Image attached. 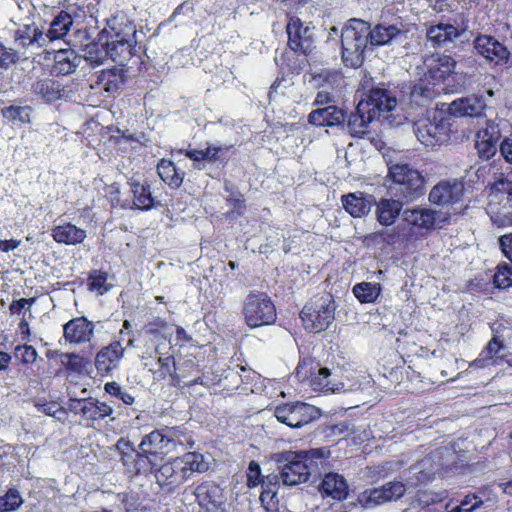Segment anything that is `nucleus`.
Segmentation results:
<instances>
[{"mask_svg": "<svg viewBox=\"0 0 512 512\" xmlns=\"http://www.w3.org/2000/svg\"><path fill=\"white\" fill-rule=\"evenodd\" d=\"M137 29L134 21L124 11H117L106 20L99 34V41L105 48V54L114 62L124 64L132 57L141 59L144 49L138 45Z\"/></svg>", "mask_w": 512, "mask_h": 512, "instance_id": "f257e3e1", "label": "nucleus"}, {"mask_svg": "<svg viewBox=\"0 0 512 512\" xmlns=\"http://www.w3.org/2000/svg\"><path fill=\"white\" fill-rule=\"evenodd\" d=\"M329 454L326 447L279 453L277 462L282 464L281 481L287 486L305 483L312 474H320V467L325 464Z\"/></svg>", "mask_w": 512, "mask_h": 512, "instance_id": "f03ea898", "label": "nucleus"}, {"mask_svg": "<svg viewBox=\"0 0 512 512\" xmlns=\"http://www.w3.org/2000/svg\"><path fill=\"white\" fill-rule=\"evenodd\" d=\"M456 64L451 55L439 52L426 55L423 60L424 71L411 90L412 97L434 99L439 94L437 87L455 73Z\"/></svg>", "mask_w": 512, "mask_h": 512, "instance_id": "7ed1b4c3", "label": "nucleus"}, {"mask_svg": "<svg viewBox=\"0 0 512 512\" xmlns=\"http://www.w3.org/2000/svg\"><path fill=\"white\" fill-rule=\"evenodd\" d=\"M203 455L188 452L161 464L155 471L156 483L167 493H173L195 472L205 471Z\"/></svg>", "mask_w": 512, "mask_h": 512, "instance_id": "20e7f679", "label": "nucleus"}, {"mask_svg": "<svg viewBox=\"0 0 512 512\" xmlns=\"http://www.w3.org/2000/svg\"><path fill=\"white\" fill-rule=\"evenodd\" d=\"M342 59L346 66L357 68L363 64L365 50L370 44L369 23L350 19L341 33Z\"/></svg>", "mask_w": 512, "mask_h": 512, "instance_id": "39448f33", "label": "nucleus"}, {"mask_svg": "<svg viewBox=\"0 0 512 512\" xmlns=\"http://www.w3.org/2000/svg\"><path fill=\"white\" fill-rule=\"evenodd\" d=\"M391 179L389 191L393 197L410 202L424 194L425 179L422 174L408 164L396 163L389 166Z\"/></svg>", "mask_w": 512, "mask_h": 512, "instance_id": "423d86ee", "label": "nucleus"}, {"mask_svg": "<svg viewBox=\"0 0 512 512\" xmlns=\"http://www.w3.org/2000/svg\"><path fill=\"white\" fill-rule=\"evenodd\" d=\"M335 310V301L331 295L311 298L300 311L303 327L313 333L326 331L335 319Z\"/></svg>", "mask_w": 512, "mask_h": 512, "instance_id": "0eeeda50", "label": "nucleus"}, {"mask_svg": "<svg viewBox=\"0 0 512 512\" xmlns=\"http://www.w3.org/2000/svg\"><path fill=\"white\" fill-rule=\"evenodd\" d=\"M242 314L249 328H259L275 323L276 306L267 293L250 291L243 302Z\"/></svg>", "mask_w": 512, "mask_h": 512, "instance_id": "6e6552de", "label": "nucleus"}, {"mask_svg": "<svg viewBox=\"0 0 512 512\" xmlns=\"http://www.w3.org/2000/svg\"><path fill=\"white\" fill-rule=\"evenodd\" d=\"M116 449L119 451L120 462L130 475H155L160 459L151 453L150 450H136L133 444L124 438H120L117 441Z\"/></svg>", "mask_w": 512, "mask_h": 512, "instance_id": "1a4fd4ad", "label": "nucleus"}, {"mask_svg": "<svg viewBox=\"0 0 512 512\" xmlns=\"http://www.w3.org/2000/svg\"><path fill=\"white\" fill-rule=\"evenodd\" d=\"M451 132L450 117L439 112L435 113L432 119H427L417 125L416 136L424 146L433 149L448 143Z\"/></svg>", "mask_w": 512, "mask_h": 512, "instance_id": "9d476101", "label": "nucleus"}, {"mask_svg": "<svg viewBox=\"0 0 512 512\" xmlns=\"http://www.w3.org/2000/svg\"><path fill=\"white\" fill-rule=\"evenodd\" d=\"M274 416L291 428H301L319 418L320 411L313 405L297 401L276 406Z\"/></svg>", "mask_w": 512, "mask_h": 512, "instance_id": "9b49d317", "label": "nucleus"}, {"mask_svg": "<svg viewBox=\"0 0 512 512\" xmlns=\"http://www.w3.org/2000/svg\"><path fill=\"white\" fill-rule=\"evenodd\" d=\"M69 409L79 415L88 428L95 427L96 423L111 416L114 411L108 403L93 397L70 399Z\"/></svg>", "mask_w": 512, "mask_h": 512, "instance_id": "f8f14e48", "label": "nucleus"}, {"mask_svg": "<svg viewBox=\"0 0 512 512\" xmlns=\"http://www.w3.org/2000/svg\"><path fill=\"white\" fill-rule=\"evenodd\" d=\"M468 23V17L464 13H458L448 23L430 25L426 30V37L433 47H443L461 36L468 29Z\"/></svg>", "mask_w": 512, "mask_h": 512, "instance_id": "ddd939ff", "label": "nucleus"}, {"mask_svg": "<svg viewBox=\"0 0 512 512\" xmlns=\"http://www.w3.org/2000/svg\"><path fill=\"white\" fill-rule=\"evenodd\" d=\"M178 430L175 427H164L155 429L146 434L139 444V449L150 450L155 456L162 460L170 452L176 449L178 444L176 437Z\"/></svg>", "mask_w": 512, "mask_h": 512, "instance_id": "4468645a", "label": "nucleus"}, {"mask_svg": "<svg viewBox=\"0 0 512 512\" xmlns=\"http://www.w3.org/2000/svg\"><path fill=\"white\" fill-rule=\"evenodd\" d=\"M405 220L419 230L431 232L435 229H442L450 224V215L429 208H413L404 212Z\"/></svg>", "mask_w": 512, "mask_h": 512, "instance_id": "2eb2a0df", "label": "nucleus"}, {"mask_svg": "<svg viewBox=\"0 0 512 512\" xmlns=\"http://www.w3.org/2000/svg\"><path fill=\"white\" fill-rule=\"evenodd\" d=\"M296 377L301 382H308L314 391L328 393L337 389L331 381L330 370L326 367H314L313 363H299Z\"/></svg>", "mask_w": 512, "mask_h": 512, "instance_id": "dca6fc26", "label": "nucleus"}, {"mask_svg": "<svg viewBox=\"0 0 512 512\" xmlns=\"http://www.w3.org/2000/svg\"><path fill=\"white\" fill-rule=\"evenodd\" d=\"M397 105V99L393 93L384 87L372 88L367 97L359 102V109H367L375 119L382 113L392 111Z\"/></svg>", "mask_w": 512, "mask_h": 512, "instance_id": "f3484780", "label": "nucleus"}, {"mask_svg": "<svg viewBox=\"0 0 512 512\" xmlns=\"http://www.w3.org/2000/svg\"><path fill=\"white\" fill-rule=\"evenodd\" d=\"M13 39L18 48L17 51L20 52V57L24 56L29 49H41L47 45L43 27L38 26L35 22L19 26L14 31Z\"/></svg>", "mask_w": 512, "mask_h": 512, "instance_id": "a211bd4d", "label": "nucleus"}, {"mask_svg": "<svg viewBox=\"0 0 512 512\" xmlns=\"http://www.w3.org/2000/svg\"><path fill=\"white\" fill-rule=\"evenodd\" d=\"M286 32L288 35V46L296 53L308 55L312 51L313 37L309 27H303L298 17H290Z\"/></svg>", "mask_w": 512, "mask_h": 512, "instance_id": "6ab92c4d", "label": "nucleus"}, {"mask_svg": "<svg viewBox=\"0 0 512 512\" xmlns=\"http://www.w3.org/2000/svg\"><path fill=\"white\" fill-rule=\"evenodd\" d=\"M171 385L174 387H192L195 385L207 386L200 366L195 359H184L177 363Z\"/></svg>", "mask_w": 512, "mask_h": 512, "instance_id": "aec40b11", "label": "nucleus"}, {"mask_svg": "<svg viewBox=\"0 0 512 512\" xmlns=\"http://www.w3.org/2000/svg\"><path fill=\"white\" fill-rule=\"evenodd\" d=\"M474 47L481 56L496 65L506 63L510 56L507 47L491 35H478Z\"/></svg>", "mask_w": 512, "mask_h": 512, "instance_id": "412c9836", "label": "nucleus"}, {"mask_svg": "<svg viewBox=\"0 0 512 512\" xmlns=\"http://www.w3.org/2000/svg\"><path fill=\"white\" fill-rule=\"evenodd\" d=\"M464 195V187L461 183L440 181L429 193V201L438 206H452L460 202Z\"/></svg>", "mask_w": 512, "mask_h": 512, "instance_id": "4be33fe9", "label": "nucleus"}, {"mask_svg": "<svg viewBox=\"0 0 512 512\" xmlns=\"http://www.w3.org/2000/svg\"><path fill=\"white\" fill-rule=\"evenodd\" d=\"M500 137V128L492 121H488L486 126L477 132L475 147L481 159L489 160L496 154Z\"/></svg>", "mask_w": 512, "mask_h": 512, "instance_id": "5701e85b", "label": "nucleus"}, {"mask_svg": "<svg viewBox=\"0 0 512 512\" xmlns=\"http://www.w3.org/2000/svg\"><path fill=\"white\" fill-rule=\"evenodd\" d=\"M124 351L120 341L117 340L100 349L95 357V367L98 374L106 376L116 369L124 356Z\"/></svg>", "mask_w": 512, "mask_h": 512, "instance_id": "b1692460", "label": "nucleus"}, {"mask_svg": "<svg viewBox=\"0 0 512 512\" xmlns=\"http://www.w3.org/2000/svg\"><path fill=\"white\" fill-rule=\"evenodd\" d=\"M193 494L199 509L225 506L223 489L213 481L198 484Z\"/></svg>", "mask_w": 512, "mask_h": 512, "instance_id": "393cba45", "label": "nucleus"}, {"mask_svg": "<svg viewBox=\"0 0 512 512\" xmlns=\"http://www.w3.org/2000/svg\"><path fill=\"white\" fill-rule=\"evenodd\" d=\"M486 108L484 99L471 95L454 100L449 104L448 113L455 117H480Z\"/></svg>", "mask_w": 512, "mask_h": 512, "instance_id": "a878e982", "label": "nucleus"}, {"mask_svg": "<svg viewBox=\"0 0 512 512\" xmlns=\"http://www.w3.org/2000/svg\"><path fill=\"white\" fill-rule=\"evenodd\" d=\"M94 326L85 317H76L63 326V337L68 343L82 344L90 341Z\"/></svg>", "mask_w": 512, "mask_h": 512, "instance_id": "bb28decb", "label": "nucleus"}, {"mask_svg": "<svg viewBox=\"0 0 512 512\" xmlns=\"http://www.w3.org/2000/svg\"><path fill=\"white\" fill-rule=\"evenodd\" d=\"M341 202L346 210L354 218L366 216L375 204V197L363 192H354L341 197Z\"/></svg>", "mask_w": 512, "mask_h": 512, "instance_id": "cd10ccee", "label": "nucleus"}, {"mask_svg": "<svg viewBox=\"0 0 512 512\" xmlns=\"http://www.w3.org/2000/svg\"><path fill=\"white\" fill-rule=\"evenodd\" d=\"M31 91L36 97L43 101L53 103L63 97L65 86L59 80L44 77L32 83Z\"/></svg>", "mask_w": 512, "mask_h": 512, "instance_id": "c85d7f7f", "label": "nucleus"}, {"mask_svg": "<svg viewBox=\"0 0 512 512\" xmlns=\"http://www.w3.org/2000/svg\"><path fill=\"white\" fill-rule=\"evenodd\" d=\"M130 192L133 195L132 204L129 207L141 211H149L153 209L158 203L156 198L152 195L151 185L148 181L140 182L131 179L129 181Z\"/></svg>", "mask_w": 512, "mask_h": 512, "instance_id": "c756f323", "label": "nucleus"}, {"mask_svg": "<svg viewBox=\"0 0 512 512\" xmlns=\"http://www.w3.org/2000/svg\"><path fill=\"white\" fill-rule=\"evenodd\" d=\"M80 64V57L72 48L59 49L53 52L51 73L54 75H70Z\"/></svg>", "mask_w": 512, "mask_h": 512, "instance_id": "7c9ffc66", "label": "nucleus"}, {"mask_svg": "<svg viewBox=\"0 0 512 512\" xmlns=\"http://www.w3.org/2000/svg\"><path fill=\"white\" fill-rule=\"evenodd\" d=\"M502 349H504V342L498 336H493L469 367L485 368L499 365L503 361V357L499 356Z\"/></svg>", "mask_w": 512, "mask_h": 512, "instance_id": "2f4dec72", "label": "nucleus"}, {"mask_svg": "<svg viewBox=\"0 0 512 512\" xmlns=\"http://www.w3.org/2000/svg\"><path fill=\"white\" fill-rule=\"evenodd\" d=\"M156 171L161 181L172 190H177L182 186L186 175L185 171L167 158H161L158 161Z\"/></svg>", "mask_w": 512, "mask_h": 512, "instance_id": "473e14b6", "label": "nucleus"}, {"mask_svg": "<svg viewBox=\"0 0 512 512\" xmlns=\"http://www.w3.org/2000/svg\"><path fill=\"white\" fill-rule=\"evenodd\" d=\"M319 491L323 497H331L342 501L348 496V485L345 479L337 473H328L319 485Z\"/></svg>", "mask_w": 512, "mask_h": 512, "instance_id": "72a5a7b5", "label": "nucleus"}, {"mask_svg": "<svg viewBox=\"0 0 512 512\" xmlns=\"http://www.w3.org/2000/svg\"><path fill=\"white\" fill-rule=\"evenodd\" d=\"M345 118V111L334 105L313 110L308 116L310 124L320 127L343 124Z\"/></svg>", "mask_w": 512, "mask_h": 512, "instance_id": "f704fd0d", "label": "nucleus"}, {"mask_svg": "<svg viewBox=\"0 0 512 512\" xmlns=\"http://www.w3.org/2000/svg\"><path fill=\"white\" fill-rule=\"evenodd\" d=\"M51 236L57 243L77 245L81 244L87 235L84 229L79 228L70 222H66L52 228Z\"/></svg>", "mask_w": 512, "mask_h": 512, "instance_id": "c9c22d12", "label": "nucleus"}, {"mask_svg": "<svg viewBox=\"0 0 512 512\" xmlns=\"http://www.w3.org/2000/svg\"><path fill=\"white\" fill-rule=\"evenodd\" d=\"M376 205V219L382 226L394 224L402 210V200L381 198Z\"/></svg>", "mask_w": 512, "mask_h": 512, "instance_id": "e433bc0d", "label": "nucleus"}, {"mask_svg": "<svg viewBox=\"0 0 512 512\" xmlns=\"http://www.w3.org/2000/svg\"><path fill=\"white\" fill-rule=\"evenodd\" d=\"M373 117L367 109H359V104L354 112H351L347 119V130L352 137L361 138L368 133L369 124Z\"/></svg>", "mask_w": 512, "mask_h": 512, "instance_id": "4c0bfd02", "label": "nucleus"}, {"mask_svg": "<svg viewBox=\"0 0 512 512\" xmlns=\"http://www.w3.org/2000/svg\"><path fill=\"white\" fill-rule=\"evenodd\" d=\"M73 25L71 15L61 10L51 21L47 32L44 31L46 43L63 39L70 31Z\"/></svg>", "mask_w": 512, "mask_h": 512, "instance_id": "58836bf2", "label": "nucleus"}, {"mask_svg": "<svg viewBox=\"0 0 512 512\" xmlns=\"http://www.w3.org/2000/svg\"><path fill=\"white\" fill-rule=\"evenodd\" d=\"M402 34L403 31L394 24H376L373 28L369 25V41L371 46H384Z\"/></svg>", "mask_w": 512, "mask_h": 512, "instance_id": "ea45409f", "label": "nucleus"}, {"mask_svg": "<svg viewBox=\"0 0 512 512\" xmlns=\"http://www.w3.org/2000/svg\"><path fill=\"white\" fill-rule=\"evenodd\" d=\"M96 83L103 87L108 93L118 91L125 83V73L120 68L104 69L98 72Z\"/></svg>", "mask_w": 512, "mask_h": 512, "instance_id": "a19ab883", "label": "nucleus"}, {"mask_svg": "<svg viewBox=\"0 0 512 512\" xmlns=\"http://www.w3.org/2000/svg\"><path fill=\"white\" fill-rule=\"evenodd\" d=\"M324 433L327 437L343 436L344 439L351 440L354 444H360L365 440V438L358 433L355 426L349 421L326 425Z\"/></svg>", "mask_w": 512, "mask_h": 512, "instance_id": "79ce46f5", "label": "nucleus"}, {"mask_svg": "<svg viewBox=\"0 0 512 512\" xmlns=\"http://www.w3.org/2000/svg\"><path fill=\"white\" fill-rule=\"evenodd\" d=\"M155 352L158 355V368L156 370H151L154 378L157 380H165L169 378L171 382L177 366L173 351L163 353L158 346L156 347Z\"/></svg>", "mask_w": 512, "mask_h": 512, "instance_id": "37998d69", "label": "nucleus"}, {"mask_svg": "<svg viewBox=\"0 0 512 512\" xmlns=\"http://www.w3.org/2000/svg\"><path fill=\"white\" fill-rule=\"evenodd\" d=\"M399 239V234L395 229L379 230L365 235L363 243L367 247L379 248L385 250L388 246L394 245Z\"/></svg>", "mask_w": 512, "mask_h": 512, "instance_id": "c03bdc74", "label": "nucleus"}, {"mask_svg": "<svg viewBox=\"0 0 512 512\" xmlns=\"http://www.w3.org/2000/svg\"><path fill=\"white\" fill-rule=\"evenodd\" d=\"M352 291L360 303H373L380 295L381 286L379 283L361 282L354 285Z\"/></svg>", "mask_w": 512, "mask_h": 512, "instance_id": "a18cd8bd", "label": "nucleus"}, {"mask_svg": "<svg viewBox=\"0 0 512 512\" xmlns=\"http://www.w3.org/2000/svg\"><path fill=\"white\" fill-rule=\"evenodd\" d=\"M107 280L108 272L101 269L91 270L87 277L88 290L103 295L111 288V286L107 284Z\"/></svg>", "mask_w": 512, "mask_h": 512, "instance_id": "49530a36", "label": "nucleus"}, {"mask_svg": "<svg viewBox=\"0 0 512 512\" xmlns=\"http://www.w3.org/2000/svg\"><path fill=\"white\" fill-rule=\"evenodd\" d=\"M453 500H450L446 506V512H473L476 509L482 507L483 500L476 493L467 494L461 501L460 504L450 508Z\"/></svg>", "mask_w": 512, "mask_h": 512, "instance_id": "de8ad7c7", "label": "nucleus"}, {"mask_svg": "<svg viewBox=\"0 0 512 512\" xmlns=\"http://www.w3.org/2000/svg\"><path fill=\"white\" fill-rule=\"evenodd\" d=\"M23 502L20 492L16 488H9L3 496H0V512L16 511Z\"/></svg>", "mask_w": 512, "mask_h": 512, "instance_id": "09e8293b", "label": "nucleus"}, {"mask_svg": "<svg viewBox=\"0 0 512 512\" xmlns=\"http://www.w3.org/2000/svg\"><path fill=\"white\" fill-rule=\"evenodd\" d=\"M493 284L498 289L512 287V266L510 264L505 262L498 264L493 275Z\"/></svg>", "mask_w": 512, "mask_h": 512, "instance_id": "8fccbe9b", "label": "nucleus"}, {"mask_svg": "<svg viewBox=\"0 0 512 512\" xmlns=\"http://www.w3.org/2000/svg\"><path fill=\"white\" fill-rule=\"evenodd\" d=\"M14 356L21 365L29 366L36 362L38 358V352L32 345L24 343L18 344L14 348Z\"/></svg>", "mask_w": 512, "mask_h": 512, "instance_id": "3c124183", "label": "nucleus"}, {"mask_svg": "<svg viewBox=\"0 0 512 512\" xmlns=\"http://www.w3.org/2000/svg\"><path fill=\"white\" fill-rule=\"evenodd\" d=\"M360 501L364 507L370 508L387 502L385 490L382 486L365 490L361 496Z\"/></svg>", "mask_w": 512, "mask_h": 512, "instance_id": "603ef678", "label": "nucleus"}, {"mask_svg": "<svg viewBox=\"0 0 512 512\" xmlns=\"http://www.w3.org/2000/svg\"><path fill=\"white\" fill-rule=\"evenodd\" d=\"M226 203L232 206V209L224 214L226 219H232L236 216L241 217L245 214L247 208L246 201L243 194L240 192L226 198Z\"/></svg>", "mask_w": 512, "mask_h": 512, "instance_id": "864d4df0", "label": "nucleus"}, {"mask_svg": "<svg viewBox=\"0 0 512 512\" xmlns=\"http://www.w3.org/2000/svg\"><path fill=\"white\" fill-rule=\"evenodd\" d=\"M62 365L65 367L66 371L70 373H82L85 369V360L80 355L73 353V352H67L62 353Z\"/></svg>", "mask_w": 512, "mask_h": 512, "instance_id": "5fc2aeb1", "label": "nucleus"}, {"mask_svg": "<svg viewBox=\"0 0 512 512\" xmlns=\"http://www.w3.org/2000/svg\"><path fill=\"white\" fill-rule=\"evenodd\" d=\"M117 498L120 501L119 512L141 511V502L139 496L133 493H118Z\"/></svg>", "mask_w": 512, "mask_h": 512, "instance_id": "6e6d98bb", "label": "nucleus"}, {"mask_svg": "<svg viewBox=\"0 0 512 512\" xmlns=\"http://www.w3.org/2000/svg\"><path fill=\"white\" fill-rule=\"evenodd\" d=\"M104 391L121 400L125 405H132L135 401L134 396H132L126 390H123L122 387L115 381L107 382L104 385Z\"/></svg>", "mask_w": 512, "mask_h": 512, "instance_id": "4d7b16f0", "label": "nucleus"}, {"mask_svg": "<svg viewBox=\"0 0 512 512\" xmlns=\"http://www.w3.org/2000/svg\"><path fill=\"white\" fill-rule=\"evenodd\" d=\"M278 491L269 489H262L260 494V502L263 508L267 512H278L279 510V500L277 498Z\"/></svg>", "mask_w": 512, "mask_h": 512, "instance_id": "13d9d810", "label": "nucleus"}, {"mask_svg": "<svg viewBox=\"0 0 512 512\" xmlns=\"http://www.w3.org/2000/svg\"><path fill=\"white\" fill-rule=\"evenodd\" d=\"M246 478V485L249 488H255L263 481L264 476L261 473L260 465L255 460L249 462Z\"/></svg>", "mask_w": 512, "mask_h": 512, "instance_id": "bf43d9fd", "label": "nucleus"}, {"mask_svg": "<svg viewBox=\"0 0 512 512\" xmlns=\"http://www.w3.org/2000/svg\"><path fill=\"white\" fill-rule=\"evenodd\" d=\"M120 194V185L116 182L105 187V195L113 207H129V202L121 201Z\"/></svg>", "mask_w": 512, "mask_h": 512, "instance_id": "052dcab7", "label": "nucleus"}, {"mask_svg": "<svg viewBox=\"0 0 512 512\" xmlns=\"http://www.w3.org/2000/svg\"><path fill=\"white\" fill-rule=\"evenodd\" d=\"M382 488L385 490L387 502L401 498L406 492L405 485L400 481L388 482Z\"/></svg>", "mask_w": 512, "mask_h": 512, "instance_id": "680f3d73", "label": "nucleus"}, {"mask_svg": "<svg viewBox=\"0 0 512 512\" xmlns=\"http://www.w3.org/2000/svg\"><path fill=\"white\" fill-rule=\"evenodd\" d=\"M177 153L180 155H184L186 158L193 162L194 169L201 170L204 168L203 162V151L197 149H183L180 148L177 150Z\"/></svg>", "mask_w": 512, "mask_h": 512, "instance_id": "e2e57ef3", "label": "nucleus"}, {"mask_svg": "<svg viewBox=\"0 0 512 512\" xmlns=\"http://www.w3.org/2000/svg\"><path fill=\"white\" fill-rule=\"evenodd\" d=\"M230 147H221L216 145H208L203 151V159L209 163H215L222 158L224 152L229 151Z\"/></svg>", "mask_w": 512, "mask_h": 512, "instance_id": "0e129e2a", "label": "nucleus"}, {"mask_svg": "<svg viewBox=\"0 0 512 512\" xmlns=\"http://www.w3.org/2000/svg\"><path fill=\"white\" fill-rule=\"evenodd\" d=\"M167 322L160 318L155 317L144 326L145 333L154 337H158L167 328Z\"/></svg>", "mask_w": 512, "mask_h": 512, "instance_id": "69168bd1", "label": "nucleus"}, {"mask_svg": "<svg viewBox=\"0 0 512 512\" xmlns=\"http://www.w3.org/2000/svg\"><path fill=\"white\" fill-rule=\"evenodd\" d=\"M491 190L496 193L507 194V200L512 201V180L499 178L491 185Z\"/></svg>", "mask_w": 512, "mask_h": 512, "instance_id": "338daca9", "label": "nucleus"}, {"mask_svg": "<svg viewBox=\"0 0 512 512\" xmlns=\"http://www.w3.org/2000/svg\"><path fill=\"white\" fill-rule=\"evenodd\" d=\"M35 407L48 416H55L57 412L62 410V407L56 401H38L35 403Z\"/></svg>", "mask_w": 512, "mask_h": 512, "instance_id": "774afa93", "label": "nucleus"}]
</instances>
